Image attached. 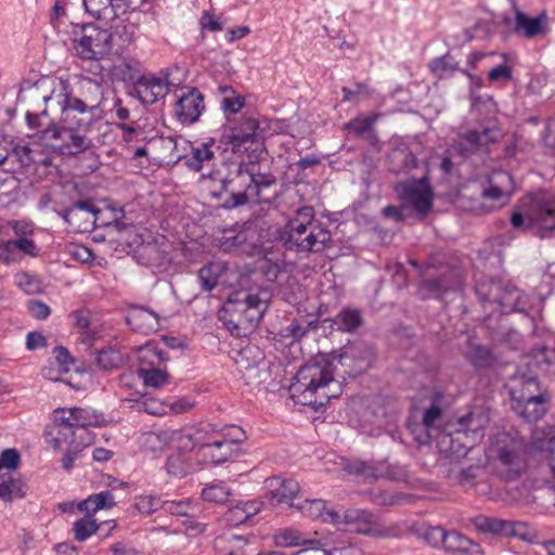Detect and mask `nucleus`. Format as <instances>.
<instances>
[{
	"label": "nucleus",
	"mask_w": 555,
	"mask_h": 555,
	"mask_svg": "<svg viewBox=\"0 0 555 555\" xmlns=\"http://www.w3.org/2000/svg\"><path fill=\"white\" fill-rule=\"evenodd\" d=\"M447 552L463 553L468 555H482L479 544L464 537L457 531H444L442 547Z\"/></svg>",
	"instance_id": "nucleus-30"
},
{
	"label": "nucleus",
	"mask_w": 555,
	"mask_h": 555,
	"mask_svg": "<svg viewBox=\"0 0 555 555\" xmlns=\"http://www.w3.org/2000/svg\"><path fill=\"white\" fill-rule=\"evenodd\" d=\"M100 424V416L87 408H59L53 411V425L47 431L48 442L60 449L62 444L83 448L89 446L93 437L89 430Z\"/></svg>",
	"instance_id": "nucleus-3"
},
{
	"label": "nucleus",
	"mask_w": 555,
	"mask_h": 555,
	"mask_svg": "<svg viewBox=\"0 0 555 555\" xmlns=\"http://www.w3.org/2000/svg\"><path fill=\"white\" fill-rule=\"evenodd\" d=\"M343 469L349 474H352L363 480H370L376 478V467L371 462L361 460H347L344 462Z\"/></svg>",
	"instance_id": "nucleus-47"
},
{
	"label": "nucleus",
	"mask_w": 555,
	"mask_h": 555,
	"mask_svg": "<svg viewBox=\"0 0 555 555\" xmlns=\"http://www.w3.org/2000/svg\"><path fill=\"white\" fill-rule=\"evenodd\" d=\"M498 459L503 465L511 466L514 475H518L524 467L521 453L515 447H500L498 450Z\"/></svg>",
	"instance_id": "nucleus-48"
},
{
	"label": "nucleus",
	"mask_w": 555,
	"mask_h": 555,
	"mask_svg": "<svg viewBox=\"0 0 555 555\" xmlns=\"http://www.w3.org/2000/svg\"><path fill=\"white\" fill-rule=\"evenodd\" d=\"M224 270L225 266L219 261L209 262L202 267L198 271V280L201 281L202 288L206 292L215 288Z\"/></svg>",
	"instance_id": "nucleus-41"
},
{
	"label": "nucleus",
	"mask_w": 555,
	"mask_h": 555,
	"mask_svg": "<svg viewBox=\"0 0 555 555\" xmlns=\"http://www.w3.org/2000/svg\"><path fill=\"white\" fill-rule=\"evenodd\" d=\"M514 13L515 18L513 30L516 35L531 39L546 31L547 18L545 13L531 17L517 7H514Z\"/></svg>",
	"instance_id": "nucleus-24"
},
{
	"label": "nucleus",
	"mask_w": 555,
	"mask_h": 555,
	"mask_svg": "<svg viewBox=\"0 0 555 555\" xmlns=\"http://www.w3.org/2000/svg\"><path fill=\"white\" fill-rule=\"evenodd\" d=\"M27 308L29 313L37 320H44L51 313V309L48 305L35 299L27 302Z\"/></svg>",
	"instance_id": "nucleus-63"
},
{
	"label": "nucleus",
	"mask_w": 555,
	"mask_h": 555,
	"mask_svg": "<svg viewBox=\"0 0 555 555\" xmlns=\"http://www.w3.org/2000/svg\"><path fill=\"white\" fill-rule=\"evenodd\" d=\"M529 225L537 229L540 238L555 236V194L540 190L522 199Z\"/></svg>",
	"instance_id": "nucleus-10"
},
{
	"label": "nucleus",
	"mask_w": 555,
	"mask_h": 555,
	"mask_svg": "<svg viewBox=\"0 0 555 555\" xmlns=\"http://www.w3.org/2000/svg\"><path fill=\"white\" fill-rule=\"evenodd\" d=\"M429 68L434 75L442 79L449 77L457 69V62L450 54L436 57L429 63Z\"/></svg>",
	"instance_id": "nucleus-52"
},
{
	"label": "nucleus",
	"mask_w": 555,
	"mask_h": 555,
	"mask_svg": "<svg viewBox=\"0 0 555 555\" xmlns=\"http://www.w3.org/2000/svg\"><path fill=\"white\" fill-rule=\"evenodd\" d=\"M509 395L512 403H519L546 396L547 392L541 388L535 376L521 374L512 378Z\"/></svg>",
	"instance_id": "nucleus-22"
},
{
	"label": "nucleus",
	"mask_w": 555,
	"mask_h": 555,
	"mask_svg": "<svg viewBox=\"0 0 555 555\" xmlns=\"http://www.w3.org/2000/svg\"><path fill=\"white\" fill-rule=\"evenodd\" d=\"M88 131L57 124L55 128L46 132L50 138L48 145L61 155L76 156L92 146V140L87 135Z\"/></svg>",
	"instance_id": "nucleus-13"
},
{
	"label": "nucleus",
	"mask_w": 555,
	"mask_h": 555,
	"mask_svg": "<svg viewBox=\"0 0 555 555\" xmlns=\"http://www.w3.org/2000/svg\"><path fill=\"white\" fill-rule=\"evenodd\" d=\"M8 158L4 160V164L8 162H17L18 168L27 167L31 162V150L28 146H15L11 152H8Z\"/></svg>",
	"instance_id": "nucleus-57"
},
{
	"label": "nucleus",
	"mask_w": 555,
	"mask_h": 555,
	"mask_svg": "<svg viewBox=\"0 0 555 555\" xmlns=\"http://www.w3.org/2000/svg\"><path fill=\"white\" fill-rule=\"evenodd\" d=\"M333 322L339 331L353 332L361 325L362 315L357 309L346 308L335 317Z\"/></svg>",
	"instance_id": "nucleus-46"
},
{
	"label": "nucleus",
	"mask_w": 555,
	"mask_h": 555,
	"mask_svg": "<svg viewBox=\"0 0 555 555\" xmlns=\"http://www.w3.org/2000/svg\"><path fill=\"white\" fill-rule=\"evenodd\" d=\"M341 92L344 102H358L360 98L370 96L371 94L369 86L364 82H357L353 89L344 87Z\"/></svg>",
	"instance_id": "nucleus-58"
},
{
	"label": "nucleus",
	"mask_w": 555,
	"mask_h": 555,
	"mask_svg": "<svg viewBox=\"0 0 555 555\" xmlns=\"http://www.w3.org/2000/svg\"><path fill=\"white\" fill-rule=\"evenodd\" d=\"M234 452L235 451L231 449L230 443L225 442L220 434L219 439L216 438L208 447H205L197 459H201L206 463L221 464L229 461L233 456Z\"/></svg>",
	"instance_id": "nucleus-32"
},
{
	"label": "nucleus",
	"mask_w": 555,
	"mask_h": 555,
	"mask_svg": "<svg viewBox=\"0 0 555 555\" xmlns=\"http://www.w3.org/2000/svg\"><path fill=\"white\" fill-rule=\"evenodd\" d=\"M163 501L156 495H140L135 498L134 507L143 515H151L162 508Z\"/></svg>",
	"instance_id": "nucleus-55"
},
{
	"label": "nucleus",
	"mask_w": 555,
	"mask_h": 555,
	"mask_svg": "<svg viewBox=\"0 0 555 555\" xmlns=\"http://www.w3.org/2000/svg\"><path fill=\"white\" fill-rule=\"evenodd\" d=\"M122 354L112 347L103 348L96 354V364L101 370H115L122 365Z\"/></svg>",
	"instance_id": "nucleus-49"
},
{
	"label": "nucleus",
	"mask_w": 555,
	"mask_h": 555,
	"mask_svg": "<svg viewBox=\"0 0 555 555\" xmlns=\"http://www.w3.org/2000/svg\"><path fill=\"white\" fill-rule=\"evenodd\" d=\"M465 357L476 369L490 367L495 360L492 351L481 345H470L465 352Z\"/></svg>",
	"instance_id": "nucleus-42"
},
{
	"label": "nucleus",
	"mask_w": 555,
	"mask_h": 555,
	"mask_svg": "<svg viewBox=\"0 0 555 555\" xmlns=\"http://www.w3.org/2000/svg\"><path fill=\"white\" fill-rule=\"evenodd\" d=\"M16 285L27 294H37L41 291L40 280L29 273L23 272L15 275Z\"/></svg>",
	"instance_id": "nucleus-56"
},
{
	"label": "nucleus",
	"mask_w": 555,
	"mask_h": 555,
	"mask_svg": "<svg viewBox=\"0 0 555 555\" xmlns=\"http://www.w3.org/2000/svg\"><path fill=\"white\" fill-rule=\"evenodd\" d=\"M27 486L24 480L11 473L0 475V500L12 502L26 495Z\"/></svg>",
	"instance_id": "nucleus-33"
},
{
	"label": "nucleus",
	"mask_w": 555,
	"mask_h": 555,
	"mask_svg": "<svg viewBox=\"0 0 555 555\" xmlns=\"http://www.w3.org/2000/svg\"><path fill=\"white\" fill-rule=\"evenodd\" d=\"M378 114L369 116H357L345 125V129L353 133L356 137H363L373 130V126L378 119Z\"/></svg>",
	"instance_id": "nucleus-50"
},
{
	"label": "nucleus",
	"mask_w": 555,
	"mask_h": 555,
	"mask_svg": "<svg viewBox=\"0 0 555 555\" xmlns=\"http://www.w3.org/2000/svg\"><path fill=\"white\" fill-rule=\"evenodd\" d=\"M499 129L482 127L481 129H468L459 135L454 144L455 150L464 157L473 155L490 143L498 141Z\"/></svg>",
	"instance_id": "nucleus-18"
},
{
	"label": "nucleus",
	"mask_w": 555,
	"mask_h": 555,
	"mask_svg": "<svg viewBox=\"0 0 555 555\" xmlns=\"http://www.w3.org/2000/svg\"><path fill=\"white\" fill-rule=\"evenodd\" d=\"M220 431L212 424L201 423L196 426L186 427L172 434V440L177 449L184 452H191L196 449V457L208 447L216 438L219 439Z\"/></svg>",
	"instance_id": "nucleus-15"
},
{
	"label": "nucleus",
	"mask_w": 555,
	"mask_h": 555,
	"mask_svg": "<svg viewBox=\"0 0 555 555\" xmlns=\"http://www.w3.org/2000/svg\"><path fill=\"white\" fill-rule=\"evenodd\" d=\"M269 481L270 503L272 505L287 504L294 505V500L299 493V483L294 479L272 478Z\"/></svg>",
	"instance_id": "nucleus-25"
},
{
	"label": "nucleus",
	"mask_w": 555,
	"mask_h": 555,
	"mask_svg": "<svg viewBox=\"0 0 555 555\" xmlns=\"http://www.w3.org/2000/svg\"><path fill=\"white\" fill-rule=\"evenodd\" d=\"M225 442H229L231 449L235 451V447L246 439L245 431L235 425L229 426L224 431H220Z\"/></svg>",
	"instance_id": "nucleus-59"
},
{
	"label": "nucleus",
	"mask_w": 555,
	"mask_h": 555,
	"mask_svg": "<svg viewBox=\"0 0 555 555\" xmlns=\"http://www.w3.org/2000/svg\"><path fill=\"white\" fill-rule=\"evenodd\" d=\"M472 524L482 533L504 538H518L524 541H531L533 534L528 525L522 521L505 520L485 515H478L472 519Z\"/></svg>",
	"instance_id": "nucleus-16"
},
{
	"label": "nucleus",
	"mask_w": 555,
	"mask_h": 555,
	"mask_svg": "<svg viewBox=\"0 0 555 555\" xmlns=\"http://www.w3.org/2000/svg\"><path fill=\"white\" fill-rule=\"evenodd\" d=\"M331 232L314 219V208L302 206L287 221L281 232V241L289 250L297 253L323 251L331 241Z\"/></svg>",
	"instance_id": "nucleus-4"
},
{
	"label": "nucleus",
	"mask_w": 555,
	"mask_h": 555,
	"mask_svg": "<svg viewBox=\"0 0 555 555\" xmlns=\"http://www.w3.org/2000/svg\"><path fill=\"white\" fill-rule=\"evenodd\" d=\"M132 92L141 103L152 105L165 98L168 92V81L166 78L154 75H141L134 81Z\"/></svg>",
	"instance_id": "nucleus-20"
},
{
	"label": "nucleus",
	"mask_w": 555,
	"mask_h": 555,
	"mask_svg": "<svg viewBox=\"0 0 555 555\" xmlns=\"http://www.w3.org/2000/svg\"><path fill=\"white\" fill-rule=\"evenodd\" d=\"M140 408L151 415L162 416L168 413V403L160 402L154 398L143 400Z\"/></svg>",
	"instance_id": "nucleus-61"
},
{
	"label": "nucleus",
	"mask_w": 555,
	"mask_h": 555,
	"mask_svg": "<svg viewBox=\"0 0 555 555\" xmlns=\"http://www.w3.org/2000/svg\"><path fill=\"white\" fill-rule=\"evenodd\" d=\"M98 528L99 527L95 519L90 518V515H88L74 522V537L77 541L83 542L89 539L98 530Z\"/></svg>",
	"instance_id": "nucleus-53"
},
{
	"label": "nucleus",
	"mask_w": 555,
	"mask_h": 555,
	"mask_svg": "<svg viewBox=\"0 0 555 555\" xmlns=\"http://www.w3.org/2000/svg\"><path fill=\"white\" fill-rule=\"evenodd\" d=\"M396 192L403 207H411L421 218L427 216L433 208L434 192L426 177L399 183Z\"/></svg>",
	"instance_id": "nucleus-14"
},
{
	"label": "nucleus",
	"mask_w": 555,
	"mask_h": 555,
	"mask_svg": "<svg viewBox=\"0 0 555 555\" xmlns=\"http://www.w3.org/2000/svg\"><path fill=\"white\" fill-rule=\"evenodd\" d=\"M100 212V209L91 201L85 199L73 203L63 210L61 216L66 223L77 231H89L96 224Z\"/></svg>",
	"instance_id": "nucleus-19"
},
{
	"label": "nucleus",
	"mask_w": 555,
	"mask_h": 555,
	"mask_svg": "<svg viewBox=\"0 0 555 555\" xmlns=\"http://www.w3.org/2000/svg\"><path fill=\"white\" fill-rule=\"evenodd\" d=\"M12 246L16 249L17 254L22 253L24 255L36 257L39 254V249L35 242L27 237H18L17 240H11Z\"/></svg>",
	"instance_id": "nucleus-60"
},
{
	"label": "nucleus",
	"mask_w": 555,
	"mask_h": 555,
	"mask_svg": "<svg viewBox=\"0 0 555 555\" xmlns=\"http://www.w3.org/2000/svg\"><path fill=\"white\" fill-rule=\"evenodd\" d=\"M52 104L53 103H44L46 107L43 109L39 112L28 111L26 113L27 126L35 131L31 135L46 141V144L50 141V138L46 135L47 130L55 128L57 125V122L49 116V106Z\"/></svg>",
	"instance_id": "nucleus-29"
},
{
	"label": "nucleus",
	"mask_w": 555,
	"mask_h": 555,
	"mask_svg": "<svg viewBox=\"0 0 555 555\" xmlns=\"http://www.w3.org/2000/svg\"><path fill=\"white\" fill-rule=\"evenodd\" d=\"M53 103L61 112L57 124L78 128L79 130H90L93 122L92 112H80L79 107L61 98H55Z\"/></svg>",
	"instance_id": "nucleus-23"
},
{
	"label": "nucleus",
	"mask_w": 555,
	"mask_h": 555,
	"mask_svg": "<svg viewBox=\"0 0 555 555\" xmlns=\"http://www.w3.org/2000/svg\"><path fill=\"white\" fill-rule=\"evenodd\" d=\"M489 416L481 411L469 412L457 420V427L442 435L439 446L442 452L462 453L465 456L485 436Z\"/></svg>",
	"instance_id": "nucleus-8"
},
{
	"label": "nucleus",
	"mask_w": 555,
	"mask_h": 555,
	"mask_svg": "<svg viewBox=\"0 0 555 555\" xmlns=\"http://www.w3.org/2000/svg\"><path fill=\"white\" fill-rule=\"evenodd\" d=\"M215 141L202 143L197 147H193L190 156L185 158V165L194 170L201 171L204 168V164L215 158V152L211 150Z\"/></svg>",
	"instance_id": "nucleus-39"
},
{
	"label": "nucleus",
	"mask_w": 555,
	"mask_h": 555,
	"mask_svg": "<svg viewBox=\"0 0 555 555\" xmlns=\"http://www.w3.org/2000/svg\"><path fill=\"white\" fill-rule=\"evenodd\" d=\"M371 363L372 352L366 347H348L343 353L319 354L298 370L289 386L291 397L299 404L318 410L343 391L341 383L335 378L338 364L360 374Z\"/></svg>",
	"instance_id": "nucleus-1"
},
{
	"label": "nucleus",
	"mask_w": 555,
	"mask_h": 555,
	"mask_svg": "<svg viewBox=\"0 0 555 555\" xmlns=\"http://www.w3.org/2000/svg\"><path fill=\"white\" fill-rule=\"evenodd\" d=\"M248 540L244 535L224 534L215 540L219 555H244Z\"/></svg>",
	"instance_id": "nucleus-37"
},
{
	"label": "nucleus",
	"mask_w": 555,
	"mask_h": 555,
	"mask_svg": "<svg viewBox=\"0 0 555 555\" xmlns=\"http://www.w3.org/2000/svg\"><path fill=\"white\" fill-rule=\"evenodd\" d=\"M55 98L68 101L80 112H94L98 109L104 99L103 87L96 80L89 77H74V79H60L57 88H53L50 93L43 94L42 100L46 104L53 103Z\"/></svg>",
	"instance_id": "nucleus-7"
},
{
	"label": "nucleus",
	"mask_w": 555,
	"mask_h": 555,
	"mask_svg": "<svg viewBox=\"0 0 555 555\" xmlns=\"http://www.w3.org/2000/svg\"><path fill=\"white\" fill-rule=\"evenodd\" d=\"M257 163L231 162L223 164V169L210 171L207 178L211 181L209 194L220 207L231 210L247 205L251 199L256 203H271L275 192L268 191L275 186L276 177L271 172L256 170Z\"/></svg>",
	"instance_id": "nucleus-2"
},
{
	"label": "nucleus",
	"mask_w": 555,
	"mask_h": 555,
	"mask_svg": "<svg viewBox=\"0 0 555 555\" xmlns=\"http://www.w3.org/2000/svg\"><path fill=\"white\" fill-rule=\"evenodd\" d=\"M318 318H311L309 320L300 318L294 320L289 325L284 328V336L291 337L293 340H299L306 336L311 330L318 327Z\"/></svg>",
	"instance_id": "nucleus-44"
},
{
	"label": "nucleus",
	"mask_w": 555,
	"mask_h": 555,
	"mask_svg": "<svg viewBox=\"0 0 555 555\" xmlns=\"http://www.w3.org/2000/svg\"><path fill=\"white\" fill-rule=\"evenodd\" d=\"M205 108L204 95L195 87H183L176 103L175 114L184 125H192L199 119Z\"/></svg>",
	"instance_id": "nucleus-17"
},
{
	"label": "nucleus",
	"mask_w": 555,
	"mask_h": 555,
	"mask_svg": "<svg viewBox=\"0 0 555 555\" xmlns=\"http://www.w3.org/2000/svg\"><path fill=\"white\" fill-rule=\"evenodd\" d=\"M112 34L107 29L90 23L75 31L74 49L81 60L98 61L112 49Z\"/></svg>",
	"instance_id": "nucleus-12"
},
{
	"label": "nucleus",
	"mask_w": 555,
	"mask_h": 555,
	"mask_svg": "<svg viewBox=\"0 0 555 555\" xmlns=\"http://www.w3.org/2000/svg\"><path fill=\"white\" fill-rule=\"evenodd\" d=\"M127 324L135 332L149 333L158 325L157 314L143 307L132 308L126 317Z\"/></svg>",
	"instance_id": "nucleus-31"
},
{
	"label": "nucleus",
	"mask_w": 555,
	"mask_h": 555,
	"mask_svg": "<svg viewBox=\"0 0 555 555\" xmlns=\"http://www.w3.org/2000/svg\"><path fill=\"white\" fill-rule=\"evenodd\" d=\"M11 240L0 243V261L4 264H10L20 261V255L14 246L11 245Z\"/></svg>",
	"instance_id": "nucleus-62"
},
{
	"label": "nucleus",
	"mask_w": 555,
	"mask_h": 555,
	"mask_svg": "<svg viewBox=\"0 0 555 555\" xmlns=\"http://www.w3.org/2000/svg\"><path fill=\"white\" fill-rule=\"evenodd\" d=\"M444 531L446 530L439 526H422L417 533L418 537L422 538L428 545L439 548L442 547Z\"/></svg>",
	"instance_id": "nucleus-54"
},
{
	"label": "nucleus",
	"mask_w": 555,
	"mask_h": 555,
	"mask_svg": "<svg viewBox=\"0 0 555 555\" xmlns=\"http://www.w3.org/2000/svg\"><path fill=\"white\" fill-rule=\"evenodd\" d=\"M162 509L175 516L191 518L195 516L196 505L189 499L163 501Z\"/></svg>",
	"instance_id": "nucleus-51"
},
{
	"label": "nucleus",
	"mask_w": 555,
	"mask_h": 555,
	"mask_svg": "<svg viewBox=\"0 0 555 555\" xmlns=\"http://www.w3.org/2000/svg\"><path fill=\"white\" fill-rule=\"evenodd\" d=\"M444 453L446 460L441 465L446 467L444 473L447 478H449L453 483L472 487L477 478L478 467L474 465L463 467L457 463L453 464L452 456L454 453H451L450 451Z\"/></svg>",
	"instance_id": "nucleus-27"
},
{
	"label": "nucleus",
	"mask_w": 555,
	"mask_h": 555,
	"mask_svg": "<svg viewBox=\"0 0 555 555\" xmlns=\"http://www.w3.org/2000/svg\"><path fill=\"white\" fill-rule=\"evenodd\" d=\"M262 508V503L256 500L241 501L231 506L224 514V521L231 527H238L246 524Z\"/></svg>",
	"instance_id": "nucleus-26"
},
{
	"label": "nucleus",
	"mask_w": 555,
	"mask_h": 555,
	"mask_svg": "<svg viewBox=\"0 0 555 555\" xmlns=\"http://www.w3.org/2000/svg\"><path fill=\"white\" fill-rule=\"evenodd\" d=\"M524 295L516 288L505 289L500 296L485 295L482 300L498 302L504 312H524L526 304L522 302Z\"/></svg>",
	"instance_id": "nucleus-35"
},
{
	"label": "nucleus",
	"mask_w": 555,
	"mask_h": 555,
	"mask_svg": "<svg viewBox=\"0 0 555 555\" xmlns=\"http://www.w3.org/2000/svg\"><path fill=\"white\" fill-rule=\"evenodd\" d=\"M21 462L20 453L15 449H5L0 454L1 467L15 469Z\"/></svg>",
	"instance_id": "nucleus-64"
},
{
	"label": "nucleus",
	"mask_w": 555,
	"mask_h": 555,
	"mask_svg": "<svg viewBox=\"0 0 555 555\" xmlns=\"http://www.w3.org/2000/svg\"><path fill=\"white\" fill-rule=\"evenodd\" d=\"M267 309L259 294L238 292L224 302L219 320L232 336L244 337L258 326Z\"/></svg>",
	"instance_id": "nucleus-5"
},
{
	"label": "nucleus",
	"mask_w": 555,
	"mask_h": 555,
	"mask_svg": "<svg viewBox=\"0 0 555 555\" xmlns=\"http://www.w3.org/2000/svg\"><path fill=\"white\" fill-rule=\"evenodd\" d=\"M444 393L437 387L425 386L414 397V413L421 412L422 423L411 426V431L420 444H429L435 437L440 442V424L443 416Z\"/></svg>",
	"instance_id": "nucleus-6"
},
{
	"label": "nucleus",
	"mask_w": 555,
	"mask_h": 555,
	"mask_svg": "<svg viewBox=\"0 0 555 555\" xmlns=\"http://www.w3.org/2000/svg\"><path fill=\"white\" fill-rule=\"evenodd\" d=\"M550 396H543L532 400L512 403V410L527 423H537L547 411Z\"/></svg>",
	"instance_id": "nucleus-28"
},
{
	"label": "nucleus",
	"mask_w": 555,
	"mask_h": 555,
	"mask_svg": "<svg viewBox=\"0 0 555 555\" xmlns=\"http://www.w3.org/2000/svg\"><path fill=\"white\" fill-rule=\"evenodd\" d=\"M233 491L224 481H215L203 488L201 496L204 501L215 504H225Z\"/></svg>",
	"instance_id": "nucleus-40"
},
{
	"label": "nucleus",
	"mask_w": 555,
	"mask_h": 555,
	"mask_svg": "<svg viewBox=\"0 0 555 555\" xmlns=\"http://www.w3.org/2000/svg\"><path fill=\"white\" fill-rule=\"evenodd\" d=\"M149 357L156 358L158 363H162L166 360L164 358L163 351H157L153 349L144 350L143 354L141 356L142 362L138 369V375L143 380L144 386L152 388H160L162 386L169 383L170 376L166 370L156 367L154 361H151L149 364H145L144 361Z\"/></svg>",
	"instance_id": "nucleus-21"
},
{
	"label": "nucleus",
	"mask_w": 555,
	"mask_h": 555,
	"mask_svg": "<svg viewBox=\"0 0 555 555\" xmlns=\"http://www.w3.org/2000/svg\"><path fill=\"white\" fill-rule=\"evenodd\" d=\"M332 524L334 525H348L351 530L375 538H397L400 535V528L398 525L380 526L375 515L366 509L350 508L341 513L330 514Z\"/></svg>",
	"instance_id": "nucleus-11"
},
{
	"label": "nucleus",
	"mask_w": 555,
	"mask_h": 555,
	"mask_svg": "<svg viewBox=\"0 0 555 555\" xmlns=\"http://www.w3.org/2000/svg\"><path fill=\"white\" fill-rule=\"evenodd\" d=\"M116 505L114 494L104 490L99 493H94L89 495L86 500L81 501L77 508L80 512L87 513V515H91L96 513L100 509H111Z\"/></svg>",
	"instance_id": "nucleus-36"
},
{
	"label": "nucleus",
	"mask_w": 555,
	"mask_h": 555,
	"mask_svg": "<svg viewBox=\"0 0 555 555\" xmlns=\"http://www.w3.org/2000/svg\"><path fill=\"white\" fill-rule=\"evenodd\" d=\"M301 513L312 519H321L324 522H331L332 518L330 514H337L335 511H327L326 503L323 500H306L301 505L298 506Z\"/></svg>",
	"instance_id": "nucleus-43"
},
{
	"label": "nucleus",
	"mask_w": 555,
	"mask_h": 555,
	"mask_svg": "<svg viewBox=\"0 0 555 555\" xmlns=\"http://www.w3.org/2000/svg\"><path fill=\"white\" fill-rule=\"evenodd\" d=\"M274 542L281 547L318 544V540L307 539L301 531L294 528H283L276 531L274 534Z\"/></svg>",
	"instance_id": "nucleus-38"
},
{
	"label": "nucleus",
	"mask_w": 555,
	"mask_h": 555,
	"mask_svg": "<svg viewBox=\"0 0 555 555\" xmlns=\"http://www.w3.org/2000/svg\"><path fill=\"white\" fill-rule=\"evenodd\" d=\"M231 152L245 162L258 163L264 152L263 130L256 118L244 117L236 121L224 135Z\"/></svg>",
	"instance_id": "nucleus-9"
},
{
	"label": "nucleus",
	"mask_w": 555,
	"mask_h": 555,
	"mask_svg": "<svg viewBox=\"0 0 555 555\" xmlns=\"http://www.w3.org/2000/svg\"><path fill=\"white\" fill-rule=\"evenodd\" d=\"M85 10L96 20L112 22L117 14L109 8L108 0H82Z\"/></svg>",
	"instance_id": "nucleus-45"
},
{
	"label": "nucleus",
	"mask_w": 555,
	"mask_h": 555,
	"mask_svg": "<svg viewBox=\"0 0 555 555\" xmlns=\"http://www.w3.org/2000/svg\"><path fill=\"white\" fill-rule=\"evenodd\" d=\"M197 469V465L193 462L188 452L180 451L171 454L166 461V472L176 478H183Z\"/></svg>",
	"instance_id": "nucleus-34"
}]
</instances>
